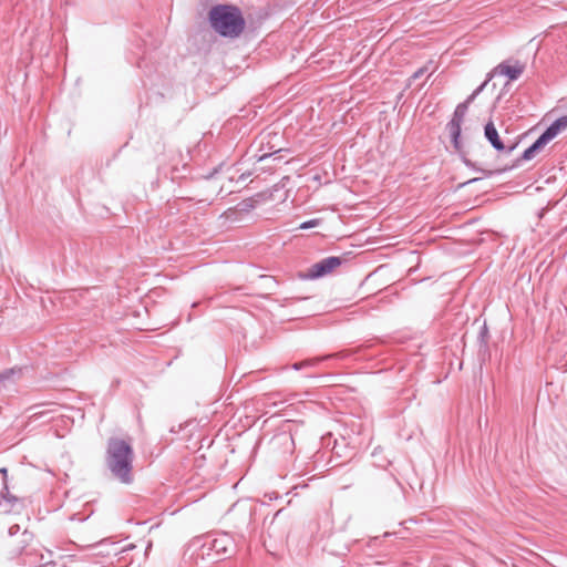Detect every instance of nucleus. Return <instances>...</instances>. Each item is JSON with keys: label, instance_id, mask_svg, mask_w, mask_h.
<instances>
[{"label": "nucleus", "instance_id": "aec40b11", "mask_svg": "<svg viewBox=\"0 0 567 567\" xmlns=\"http://www.w3.org/2000/svg\"><path fill=\"white\" fill-rule=\"evenodd\" d=\"M481 172L486 176V177H489L492 175H494L495 173H501L502 171H484V169H481Z\"/></svg>", "mask_w": 567, "mask_h": 567}, {"label": "nucleus", "instance_id": "a211bd4d", "mask_svg": "<svg viewBox=\"0 0 567 567\" xmlns=\"http://www.w3.org/2000/svg\"><path fill=\"white\" fill-rule=\"evenodd\" d=\"M492 76L488 75L487 80L484 81L480 86H477L473 92L478 95L481 94V92L485 89V86L487 85V82L491 80Z\"/></svg>", "mask_w": 567, "mask_h": 567}, {"label": "nucleus", "instance_id": "6e6552de", "mask_svg": "<svg viewBox=\"0 0 567 567\" xmlns=\"http://www.w3.org/2000/svg\"><path fill=\"white\" fill-rule=\"evenodd\" d=\"M462 121H457L454 118H451L450 122L446 124V130L450 134L451 142L453 144V147L461 152L463 148L462 141H461V133H462Z\"/></svg>", "mask_w": 567, "mask_h": 567}, {"label": "nucleus", "instance_id": "0eeeda50", "mask_svg": "<svg viewBox=\"0 0 567 567\" xmlns=\"http://www.w3.org/2000/svg\"><path fill=\"white\" fill-rule=\"evenodd\" d=\"M484 135L485 138L491 143V145L497 151V152H506L507 154H511L515 145L506 147L503 141L501 140L498 132L492 121H489L485 127H484Z\"/></svg>", "mask_w": 567, "mask_h": 567}, {"label": "nucleus", "instance_id": "9d476101", "mask_svg": "<svg viewBox=\"0 0 567 567\" xmlns=\"http://www.w3.org/2000/svg\"><path fill=\"white\" fill-rule=\"evenodd\" d=\"M551 141V137L546 134V132H543L540 136L529 146L527 147L523 155L522 159L524 161H530L535 157V155L548 143Z\"/></svg>", "mask_w": 567, "mask_h": 567}, {"label": "nucleus", "instance_id": "2eb2a0df", "mask_svg": "<svg viewBox=\"0 0 567 567\" xmlns=\"http://www.w3.org/2000/svg\"><path fill=\"white\" fill-rule=\"evenodd\" d=\"M276 441H278V443L280 444H284V445H292L293 444V440H292V436L291 435H288V434H280L276 437Z\"/></svg>", "mask_w": 567, "mask_h": 567}, {"label": "nucleus", "instance_id": "9b49d317", "mask_svg": "<svg viewBox=\"0 0 567 567\" xmlns=\"http://www.w3.org/2000/svg\"><path fill=\"white\" fill-rule=\"evenodd\" d=\"M0 496L2 498V502H0V512L4 514L10 513L13 509L16 503L18 502V497L10 493L7 481L3 482Z\"/></svg>", "mask_w": 567, "mask_h": 567}, {"label": "nucleus", "instance_id": "dca6fc26", "mask_svg": "<svg viewBox=\"0 0 567 567\" xmlns=\"http://www.w3.org/2000/svg\"><path fill=\"white\" fill-rule=\"evenodd\" d=\"M429 71V68L427 66H422L420 69H417L412 75H411V80L412 81H416L419 79H421L425 73H427Z\"/></svg>", "mask_w": 567, "mask_h": 567}, {"label": "nucleus", "instance_id": "a878e982", "mask_svg": "<svg viewBox=\"0 0 567 567\" xmlns=\"http://www.w3.org/2000/svg\"><path fill=\"white\" fill-rule=\"evenodd\" d=\"M476 181H478V178H473V179L468 181L467 183H474Z\"/></svg>", "mask_w": 567, "mask_h": 567}, {"label": "nucleus", "instance_id": "b1692460", "mask_svg": "<svg viewBox=\"0 0 567 567\" xmlns=\"http://www.w3.org/2000/svg\"><path fill=\"white\" fill-rule=\"evenodd\" d=\"M16 529H19V526H17V525H16V526H12V527L10 528V534H13V533L16 532Z\"/></svg>", "mask_w": 567, "mask_h": 567}, {"label": "nucleus", "instance_id": "f03ea898", "mask_svg": "<svg viewBox=\"0 0 567 567\" xmlns=\"http://www.w3.org/2000/svg\"><path fill=\"white\" fill-rule=\"evenodd\" d=\"M210 28L220 37L239 38L246 28L241 10L234 4H216L208 12Z\"/></svg>", "mask_w": 567, "mask_h": 567}, {"label": "nucleus", "instance_id": "7ed1b4c3", "mask_svg": "<svg viewBox=\"0 0 567 567\" xmlns=\"http://www.w3.org/2000/svg\"><path fill=\"white\" fill-rule=\"evenodd\" d=\"M375 492L385 502H395L403 496V486L395 476L381 472L374 482Z\"/></svg>", "mask_w": 567, "mask_h": 567}, {"label": "nucleus", "instance_id": "f257e3e1", "mask_svg": "<svg viewBox=\"0 0 567 567\" xmlns=\"http://www.w3.org/2000/svg\"><path fill=\"white\" fill-rule=\"evenodd\" d=\"M134 451L130 442L111 437L105 451V464L112 476L123 484L133 482Z\"/></svg>", "mask_w": 567, "mask_h": 567}, {"label": "nucleus", "instance_id": "6ab92c4d", "mask_svg": "<svg viewBox=\"0 0 567 567\" xmlns=\"http://www.w3.org/2000/svg\"><path fill=\"white\" fill-rule=\"evenodd\" d=\"M476 94L474 92H472L471 95L467 96V99L463 102V103H466L467 106H470V104L476 99Z\"/></svg>", "mask_w": 567, "mask_h": 567}, {"label": "nucleus", "instance_id": "20e7f679", "mask_svg": "<svg viewBox=\"0 0 567 567\" xmlns=\"http://www.w3.org/2000/svg\"><path fill=\"white\" fill-rule=\"evenodd\" d=\"M203 555H209V551H215L217 556H230L236 551V543L228 533H220L217 535L206 536L203 545Z\"/></svg>", "mask_w": 567, "mask_h": 567}, {"label": "nucleus", "instance_id": "5701e85b", "mask_svg": "<svg viewBox=\"0 0 567 567\" xmlns=\"http://www.w3.org/2000/svg\"><path fill=\"white\" fill-rule=\"evenodd\" d=\"M464 163H465V165H466L467 167H472V168H474V164H473L471 161H468V159H464Z\"/></svg>", "mask_w": 567, "mask_h": 567}, {"label": "nucleus", "instance_id": "1a4fd4ad", "mask_svg": "<svg viewBox=\"0 0 567 567\" xmlns=\"http://www.w3.org/2000/svg\"><path fill=\"white\" fill-rule=\"evenodd\" d=\"M348 357V353L346 352H338V353H333V354H328V355H322V357H316V358H311V359H306L303 361H299V362H296L291 365V368L296 371H299L303 368H313V367H317L320 362L324 361V360H328V359H331V358H340V359H343Z\"/></svg>", "mask_w": 567, "mask_h": 567}, {"label": "nucleus", "instance_id": "f8f14e48", "mask_svg": "<svg viewBox=\"0 0 567 567\" xmlns=\"http://www.w3.org/2000/svg\"><path fill=\"white\" fill-rule=\"evenodd\" d=\"M566 127H567V115L557 118L544 132H546V134L548 136H550L553 140Z\"/></svg>", "mask_w": 567, "mask_h": 567}, {"label": "nucleus", "instance_id": "393cba45", "mask_svg": "<svg viewBox=\"0 0 567 567\" xmlns=\"http://www.w3.org/2000/svg\"><path fill=\"white\" fill-rule=\"evenodd\" d=\"M16 529H19V526H17V525H16V526H12V527L10 528V534H13V533L16 532Z\"/></svg>", "mask_w": 567, "mask_h": 567}, {"label": "nucleus", "instance_id": "f3484780", "mask_svg": "<svg viewBox=\"0 0 567 567\" xmlns=\"http://www.w3.org/2000/svg\"><path fill=\"white\" fill-rule=\"evenodd\" d=\"M319 219H310L300 224V229H309L319 225Z\"/></svg>", "mask_w": 567, "mask_h": 567}, {"label": "nucleus", "instance_id": "39448f33", "mask_svg": "<svg viewBox=\"0 0 567 567\" xmlns=\"http://www.w3.org/2000/svg\"><path fill=\"white\" fill-rule=\"evenodd\" d=\"M342 264V259L340 257L330 256L321 259L320 261L311 265L306 274V278L308 279H318L331 274L337 267Z\"/></svg>", "mask_w": 567, "mask_h": 567}, {"label": "nucleus", "instance_id": "423d86ee", "mask_svg": "<svg viewBox=\"0 0 567 567\" xmlns=\"http://www.w3.org/2000/svg\"><path fill=\"white\" fill-rule=\"evenodd\" d=\"M524 71L525 64H523L522 62L516 60L512 63L511 60H506L496 65L489 73V76L504 75L508 78L509 81H515L518 78H520Z\"/></svg>", "mask_w": 567, "mask_h": 567}, {"label": "nucleus", "instance_id": "412c9836", "mask_svg": "<svg viewBox=\"0 0 567 567\" xmlns=\"http://www.w3.org/2000/svg\"><path fill=\"white\" fill-rule=\"evenodd\" d=\"M0 473L3 475V482L7 481V473H8L7 468L6 467L0 468Z\"/></svg>", "mask_w": 567, "mask_h": 567}, {"label": "nucleus", "instance_id": "4be33fe9", "mask_svg": "<svg viewBox=\"0 0 567 567\" xmlns=\"http://www.w3.org/2000/svg\"><path fill=\"white\" fill-rule=\"evenodd\" d=\"M243 204H244L245 208H252L254 207V205L251 203H248V200H244Z\"/></svg>", "mask_w": 567, "mask_h": 567}, {"label": "nucleus", "instance_id": "ddd939ff", "mask_svg": "<svg viewBox=\"0 0 567 567\" xmlns=\"http://www.w3.org/2000/svg\"><path fill=\"white\" fill-rule=\"evenodd\" d=\"M468 106L466 103H460L452 115V118L464 122L465 115L467 113Z\"/></svg>", "mask_w": 567, "mask_h": 567}, {"label": "nucleus", "instance_id": "4468645a", "mask_svg": "<svg viewBox=\"0 0 567 567\" xmlns=\"http://www.w3.org/2000/svg\"><path fill=\"white\" fill-rule=\"evenodd\" d=\"M17 371L14 369H7L4 371L0 372V385L3 384L6 381L10 380Z\"/></svg>", "mask_w": 567, "mask_h": 567}]
</instances>
